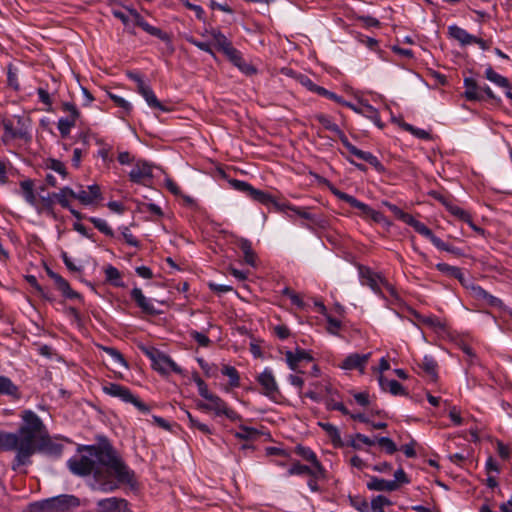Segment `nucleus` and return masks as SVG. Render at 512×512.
Instances as JSON below:
<instances>
[{
  "mask_svg": "<svg viewBox=\"0 0 512 512\" xmlns=\"http://www.w3.org/2000/svg\"><path fill=\"white\" fill-rule=\"evenodd\" d=\"M84 452L67 461L69 470L78 476L92 474L90 487L102 493H111L121 485L134 488L137 484L135 472L124 462L110 444L84 445Z\"/></svg>",
  "mask_w": 512,
  "mask_h": 512,
  "instance_id": "1",
  "label": "nucleus"
},
{
  "mask_svg": "<svg viewBox=\"0 0 512 512\" xmlns=\"http://www.w3.org/2000/svg\"><path fill=\"white\" fill-rule=\"evenodd\" d=\"M21 419L25 421L23 431L25 435L18 457L21 466L30 464V458L36 452H43L54 457H59L62 454L63 445L51 439L45 424L34 411L24 410Z\"/></svg>",
  "mask_w": 512,
  "mask_h": 512,
  "instance_id": "2",
  "label": "nucleus"
},
{
  "mask_svg": "<svg viewBox=\"0 0 512 512\" xmlns=\"http://www.w3.org/2000/svg\"><path fill=\"white\" fill-rule=\"evenodd\" d=\"M80 505L79 499L74 495L62 494L41 501L32 502L28 506L29 512H67Z\"/></svg>",
  "mask_w": 512,
  "mask_h": 512,
  "instance_id": "3",
  "label": "nucleus"
},
{
  "mask_svg": "<svg viewBox=\"0 0 512 512\" xmlns=\"http://www.w3.org/2000/svg\"><path fill=\"white\" fill-rule=\"evenodd\" d=\"M358 274L361 285L369 287L376 295L384 298L382 288H385L391 296L397 297L395 288L382 274L363 265L358 266Z\"/></svg>",
  "mask_w": 512,
  "mask_h": 512,
  "instance_id": "4",
  "label": "nucleus"
},
{
  "mask_svg": "<svg viewBox=\"0 0 512 512\" xmlns=\"http://www.w3.org/2000/svg\"><path fill=\"white\" fill-rule=\"evenodd\" d=\"M102 391L114 398H118L124 403L134 405L140 412L147 414L150 412V407L136 397L129 388L118 383L107 382L102 386Z\"/></svg>",
  "mask_w": 512,
  "mask_h": 512,
  "instance_id": "5",
  "label": "nucleus"
},
{
  "mask_svg": "<svg viewBox=\"0 0 512 512\" xmlns=\"http://www.w3.org/2000/svg\"><path fill=\"white\" fill-rule=\"evenodd\" d=\"M206 401L207 402H197V408L204 412H213L216 417L225 416L227 419L234 422L242 420V416L230 408L218 395L213 393L206 399Z\"/></svg>",
  "mask_w": 512,
  "mask_h": 512,
  "instance_id": "6",
  "label": "nucleus"
},
{
  "mask_svg": "<svg viewBox=\"0 0 512 512\" xmlns=\"http://www.w3.org/2000/svg\"><path fill=\"white\" fill-rule=\"evenodd\" d=\"M25 421L22 420V423L15 433L0 431V450L3 451H15V457L12 463V469L17 470L21 467V463L18 460V457L21 453V445L23 442V437L25 435L24 431Z\"/></svg>",
  "mask_w": 512,
  "mask_h": 512,
  "instance_id": "7",
  "label": "nucleus"
},
{
  "mask_svg": "<svg viewBox=\"0 0 512 512\" xmlns=\"http://www.w3.org/2000/svg\"><path fill=\"white\" fill-rule=\"evenodd\" d=\"M62 110L69 113V115L59 118L57 128L61 137L66 138L69 136L71 129L76 125V121L80 117V112L76 105L71 102L63 103Z\"/></svg>",
  "mask_w": 512,
  "mask_h": 512,
  "instance_id": "8",
  "label": "nucleus"
},
{
  "mask_svg": "<svg viewBox=\"0 0 512 512\" xmlns=\"http://www.w3.org/2000/svg\"><path fill=\"white\" fill-rule=\"evenodd\" d=\"M371 355V352L364 354L350 353L338 364V367L344 371L356 370L360 375H364Z\"/></svg>",
  "mask_w": 512,
  "mask_h": 512,
  "instance_id": "9",
  "label": "nucleus"
},
{
  "mask_svg": "<svg viewBox=\"0 0 512 512\" xmlns=\"http://www.w3.org/2000/svg\"><path fill=\"white\" fill-rule=\"evenodd\" d=\"M256 379L262 388V394L269 399L276 401L280 395V391L273 374V370L269 367L264 368V370L257 376Z\"/></svg>",
  "mask_w": 512,
  "mask_h": 512,
  "instance_id": "10",
  "label": "nucleus"
},
{
  "mask_svg": "<svg viewBox=\"0 0 512 512\" xmlns=\"http://www.w3.org/2000/svg\"><path fill=\"white\" fill-rule=\"evenodd\" d=\"M150 358L153 368L161 374H168L170 372L182 373L180 366L170 356L162 352L150 354Z\"/></svg>",
  "mask_w": 512,
  "mask_h": 512,
  "instance_id": "11",
  "label": "nucleus"
},
{
  "mask_svg": "<svg viewBox=\"0 0 512 512\" xmlns=\"http://www.w3.org/2000/svg\"><path fill=\"white\" fill-rule=\"evenodd\" d=\"M101 198V189L97 184L88 185L86 188L80 186L78 191L73 190V199L78 200L84 206H92Z\"/></svg>",
  "mask_w": 512,
  "mask_h": 512,
  "instance_id": "12",
  "label": "nucleus"
},
{
  "mask_svg": "<svg viewBox=\"0 0 512 512\" xmlns=\"http://www.w3.org/2000/svg\"><path fill=\"white\" fill-rule=\"evenodd\" d=\"M2 126L4 129V139L6 140L18 138L23 139L26 138L28 134L27 128L25 127L21 117H16L15 119H4L2 121Z\"/></svg>",
  "mask_w": 512,
  "mask_h": 512,
  "instance_id": "13",
  "label": "nucleus"
},
{
  "mask_svg": "<svg viewBox=\"0 0 512 512\" xmlns=\"http://www.w3.org/2000/svg\"><path fill=\"white\" fill-rule=\"evenodd\" d=\"M129 179L136 184L148 185L153 179L152 166L146 161H137L129 172Z\"/></svg>",
  "mask_w": 512,
  "mask_h": 512,
  "instance_id": "14",
  "label": "nucleus"
},
{
  "mask_svg": "<svg viewBox=\"0 0 512 512\" xmlns=\"http://www.w3.org/2000/svg\"><path fill=\"white\" fill-rule=\"evenodd\" d=\"M312 356L304 349L297 348L295 351L285 352V362L287 366L294 372L303 373V363L312 361Z\"/></svg>",
  "mask_w": 512,
  "mask_h": 512,
  "instance_id": "15",
  "label": "nucleus"
},
{
  "mask_svg": "<svg viewBox=\"0 0 512 512\" xmlns=\"http://www.w3.org/2000/svg\"><path fill=\"white\" fill-rule=\"evenodd\" d=\"M96 512H132L126 499L108 497L96 503Z\"/></svg>",
  "mask_w": 512,
  "mask_h": 512,
  "instance_id": "16",
  "label": "nucleus"
},
{
  "mask_svg": "<svg viewBox=\"0 0 512 512\" xmlns=\"http://www.w3.org/2000/svg\"><path fill=\"white\" fill-rule=\"evenodd\" d=\"M293 475H309L315 476L316 478H326L327 471L322 464H317L316 467H313L296 462L287 470V476Z\"/></svg>",
  "mask_w": 512,
  "mask_h": 512,
  "instance_id": "17",
  "label": "nucleus"
},
{
  "mask_svg": "<svg viewBox=\"0 0 512 512\" xmlns=\"http://www.w3.org/2000/svg\"><path fill=\"white\" fill-rule=\"evenodd\" d=\"M331 192L338 199H340L342 201H345L350 206L358 209L360 211V216L361 217H363L365 219H368V217L370 216V213L373 210V208H371L369 205H367L364 202L359 201L357 198H355L354 196H352L350 194H347L345 192L340 191L339 189H337L335 187L331 188Z\"/></svg>",
  "mask_w": 512,
  "mask_h": 512,
  "instance_id": "18",
  "label": "nucleus"
},
{
  "mask_svg": "<svg viewBox=\"0 0 512 512\" xmlns=\"http://www.w3.org/2000/svg\"><path fill=\"white\" fill-rule=\"evenodd\" d=\"M344 147L355 157L369 163L377 172H384L385 168L383 164L379 161V159L373 155L371 152L363 151L356 146H354L349 140L344 145Z\"/></svg>",
  "mask_w": 512,
  "mask_h": 512,
  "instance_id": "19",
  "label": "nucleus"
},
{
  "mask_svg": "<svg viewBox=\"0 0 512 512\" xmlns=\"http://www.w3.org/2000/svg\"><path fill=\"white\" fill-rule=\"evenodd\" d=\"M48 275L54 280L58 290L64 298L78 301L82 300V296L77 291L73 290L68 281L61 275L53 271H49Z\"/></svg>",
  "mask_w": 512,
  "mask_h": 512,
  "instance_id": "20",
  "label": "nucleus"
},
{
  "mask_svg": "<svg viewBox=\"0 0 512 512\" xmlns=\"http://www.w3.org/2000/svg\"><path fill=\"white\" fill-rule=\"evenodd\" d=\"M250 198L265 206L272 205L277 212H285L286 202H278L271 194L259 189H253Z\"/></svg>",
  "mask_w": 512,
  "mask_h": 512,
  "instance_id": "21",
  "label": "nucleus"
},
{
  "mask_svg": "<svg viewBox=\"0 0 512 512\" xmlns=\"http://www.w3.org/2000/svg\"><path fill=\"white\" fill-rule=\"evenodd\" d=\"M131 298L136 302L137 306L145 313L155 315L158 313L152 299L147 298L142 290L138 287H134L131 290Z\"/></svg>",
  "mask_w": 512,
  "mask_h": 512,
  "instance_id": "22",
  "label": "nucleus"
},
{
  "mask_svg": "<svg viewBox=\"0 0 512 512\" xmlns=\"http://www.w3.org/2000/svg\"><path fill=\"white\" fill-rule=\"evenodd\" d=\"M226 56L230 62L233 63V65L236 66L242 73L246 75H253L256 73V68L246 62L242 53L236 48L230 50Z\"/></svg>",
  "mask_w": 512,
  "mask_h": 512,
  "instance_id": "23",
  "label": "nucleus"
},
{
  "mask_svg": "<svg viewBox=\"0 0 512 512\" xmlns=\"http://www.w3.org/2000/svg\"><path fill=\"white\" fill-rule=\"evenodd\" d=\"M416 232L423 237L429 239L431 243L439 250L446 252H454V248L448 243L441 240L439 237L434 235L431 229H429L424 223L421 222L416 229Z\"/></svg>",
  "mask_w": 512,
  "mask_h": 512,
  "instance_id": "24",
  "label": "nucleus"
},
{
  "mask_svg": "<svg viewBox=\"0 0 512 512\" xmlns=\"http://www.w3.org/2000/svg\"><path fill=\"white\" fill-rule=\"evenodd\" d=\"M471 295L479 301H484L491 307H502L503 302L501 299L491 295L485 289H483L479 285H471L470 286Z\"/></svg>",
  "mask_w": 512,
  "mask_h": 512,
  "instance_id": "25",
  "label": "nucleus"
},
{
  "mask_svg": "<svg viewBox=\"0 0 512 512\" xmlns=\"http://www.w3.org/2000/svg\"><path fill=\"white\" fill-rule=\"evenodd\" d=\"M128 11L133 16L135 24L142 28L145 32L161 40L166 38V34L161 29L150 25L135 9L129 8Z\"/></svg>",
  "mask_w": 512,
  "mask_h": 512,
  "instance_id": "26",
  "label": "nucleus"
},
{
  "mask_svg": "<svg viewBox=\"0 0 512 512\" xmlns=\"http://www.w3.org/2000/svg\"><path fill=\"white\" fill-rule=\"evenodd\" d=\"M378 383L382 390L388 391L393 396H407L405 388L394 379H386L383 375L378 376Z\"/></svg>",
  "mask_w": 512,
  "mask_h": 512,
  "instance_id": "27",
  "label": "nucleus"
},
{
  "mask_svg": "<svg viewBox=\"0 0 512 512\" xmlns=\"http://www.w3.org/2000/svg\"><path fill=\"white\" fill-rule=\"evenodd\" d=\"M316 120L326 129L333 132L340 139L343 146L348 142L347 136L340 129V127L331 119V117L325 114L316 115Z\"/></svg>",
  "mask_w": 512,
  "mask_h": 512,
  "instance_id": "28",
  "label": "nucleus"
},
{
  "mask_svg": "<svg viewBox=\"0 0 512 512\" xmlns=\"http://www.w3.org/2000/svg\"><path fill=\"white\" fill-rule=\"evenodd\" d=\"M383 205L386 206L397 219L401 220L405 224L411 226L415 231L418 228V225L421 224L420 221L416 220L411 214L404 212L397 205L392 204L390 202L384 201Z\"/></svg>",
  "mask_w": 512,
  "mask_h": 512,
  "instance_id": "29",
  "label": "nucleus"
},
{
  "mask_svg": "<svg viewBox=\"0 0 512 512\" xmlns=\"http://www.w3.org/2000/svg\"><path fill=\"white\" fill-rule=\"evenodd\" d=\"M0 395L8 396L12 400H19L21 392L19 387L7 376H0Z\"/></svg>",
  "mask_w": 512,
  "mask_h": 512,
  "instance_id": "30",
  "label": "nucleus"
},
{
  "mask_svg": "<svg viewBox=\"0 0 512 512\" xmlns=\"http://www.w3.org/2000/svg\"><path fill=\"white\" fill-rule=\"evenodd\" d=\"M369 480L366 483V487L370 491L377 492H393L395 491V485L391 480L379 478L377 476H368Z\"/></svg>",
  "mask_w": 512,
  "mask_h": 512,
  "instance_id": "31",
  "label": "nucleus"
},
{
  "mask_svg": "<svg viewBox=\"0 0 512 512\" xmlns=\"http://www.w3.org/2000/svg\"><path fill=\"white\" fill-rule=\"evenodd\" d=\"M20 188L22 191V196L24 200L33 208L36 209L38 214H42V209L39 208V204L36 199V195L34 192V185L31 180H24L20 183Z\"/></svg>",
  "mask_w": 512,
  "mask_h": 512,
  "instance_id": "32",
  "label": "nucleus"
},
{
  "mask_svg": "<svg viewBox=\"0 0 512 512\" xmlns=\"http://www.w3.org/2000/svg\"><path fill=\"white\" fill-rule=\"evenodd\" d=\"M138 93L145 99L150 108L162 112L167 111V108L158 100L150 85L147 84L145 87H140V91H138Z\"/></svg>",
  "mask_w": 512,
  "mask_h": 512,
  "instance_id": "33",
  "label": "nucleus"
},
{
  "mask_svg": "<svg viewBox=\"0 0 512 512\" xmlns=\"http://www.w3.org/2000/svg\"><path fill=\"white\" fill-rule=\"evenodd\" d=\"M464 95L469 101H478L482 99L481 85L474 78L468 77L464 79Z\"/></svg>",
  "mask_w": 512,
  "mask_h": 512,
  "instance_id": "34",
  "label": "nucleus"
},
{
  "mask_svg": "<svg viewBox=\"0 0 512 512\" xmlns=\"http://www.w3.org/2000/svg\"><path fill=\"white\" fill-rule=\"evenodd\" d=\"M360 115L372 121L377 127L383 128L384 124L381 121L379 111L368 103L367 100L361 99Z\"/></svg>",
  "mask_w": 512,
  "mask_h": 512,
  "instance_id": "35",
  "label": "nucleus"
},
{
  "mask_svg": "<svg viewBox=\"0 0 512 512\" xmlns=\"http://www.w3.org/2000/svg\"><path fill=\"white\" fill-rule=\"evenodd\" d=\"M448 34L451 38L457 40L461 45L473 44V35L457 25H450L448 27Z\"/></svg>",
  "mask_w": 512,
  "mask_h": 512,
  "instance_id": "36",
  "label": "nucleus"
},
{
  "mask_svg": "<svg viewBox=\"0 0 512 512\" xmlns=\"http://www.w3.org/2000/svg\"><path fill=\"white\" fill-rule=\"evenodd\" d=\"M411 315L421 324H424L433 329H443L444 325L441 320L435 315L424 316L414 309H409Z\"/></svg>",
  "mask_w": 512,
  "mask_h": 512,
  "instance_id": "37",
  "label": "nucleus"
},
{
  "mask_svg": "<svg viewBox=\"0 0 512 512\" xmlns=\"http://www.w3.org/2000/svg\"><path fill=\"white\" fill-rule=\"evenodd\" d=\"M108 97L114 102L115 106L120 109V118L124 119L126 116L130 115L133 110V106L129 101L112 92H108Z\"/></svg>",
  "mask_w": 512,
  "mask_h": 512,
  "instance_id": "38",
  "label": "nucleus"
},
{
  "mask_svg": "<svg viewBox=\"0 0 512 512\" xmlns=\"http://www.w3.org/2000/svg\"><path fill=\"white\" fill-rule=\"evenodd\" d=\"M485 78L495 84L498 87L505 89L506 91L510 90V84L506 77L497 73L491 66H488L485 69Z\"/></svg>",
  "mask_w": 512,
  "mask_h": 512,
  "instance_id": "39",
  "label": "nucleus"
},
{
  "mask_svg": "<svg viewBox=\"0 0 512 512\" xmlns=\"http://www.w3.org/2000/svg\"><path fill=\"white\" fill-rule=\"evenodd\" d=\"M105 279L111 285L115 287H124V282L122 280V275L120 271L111 264H108L104 267Z\"/></svg>",
  "mask_w": 512,
  "mask_h": 512,
  "instance_id": "40",
  "label": "nucleus"
},
{
  "mask_svg": "<svg viewBox=\"0 0 512 512\" xmlns=\"http://www.w3.org/2000/svg\"><path fill=\"white\" fill-rule=\"evenodd\" d=\"M238 247L243 252L245 262L254 267L256 264V254L252 249L251 242L246 238H241L238 241Z\"/></svg>",
  "mask_w": 512,
  "mask_h": 512,
  "instance_id": "41",
  "label": "nucleus"
},
{
  "mask_svg": "<svg viewBox=\"0 0 512 512\" xmlns=\"http://www.w3.org/2000/svg\"><path fill=\"white\" fill-rule=\"evenodd\" d=\"M437 199L446 207V209L455 217L459 218L462 221H468L470 214L462 209L461 207L453 204L451 201L447 200L445 197L440 196Z\"/></svg>",
  "mask_w": 512,
  "mask_h": 512,
  "instance_id": "42",
  "label": "nucleus"
},
{
  "mask_svg": "<svg viewBox=\"0 0 512 512\" xmlns=\"http://www.w3.org/2000/svg\"><path fill=\"white\" fill-rule=\"evenodd\" d=\"M436 269L440 272H442L443 274H446L450 277H453L455 279H458L462 284L465 283V277H464V274L462 272V270L459 268V267H456V266H451L447 263H437L436 264Z\"/></svg>",
  "mask_w": 512,
  "mask_h": 512,
  "instance_id": "43",
  "label": "nucleus"
},
{
  "mask_svg": "<svg viewBox=\"0 0 512 512\" xmlns=\"http://www.w3.org/2000/svg\"><path fill=\"white\" fill-rule=\"evenodd\" d=\"M393 505V502L384 495H376L372 497L369 506V512H385L387 507Z\"/></svg>",
  "mask_w": 512,
  "mask_h": 512,
  "instance_id": "44",
  "label": "nucleus"
},
{
  "mask_svg": "<svg viewBox=\"0 0 512 512\" xmlns=\"http://www.w3.org/2000/svg\"><path fill=\"white\" fill-rule=\"evenodd\" d=\"M53 197L61 207L68 209L71 206L69 199L73 198V189L69 186H64L58 192L53 193Z\"/></svg>",
  "mask_w": 512,
  "mask_h": 512,
  "instance_id": "45",
  "label": "nucleus"
},
{
  "mask_svg": "<svg viewBox=\"0 0 512 512\" xmlns=\"http://www.w3.org/2000/svg\"><path fill=\"white\" fill-rule=\"evenodd\" d=\"M421 368L423 371L432 379L436 380L438 377L437 369L438 364L433 356L431 355H425L423 357Z\"/></svg>",
  "mask_w": 512,
  "mask_h": 512,
  "instance_id": "46",
  "label": "nucleus"
},
{
  "mask_svg": "<svg viewBox=\"0 0 512 512\" xmlns=\"http://www.w3.org/2000/svg\"><path fill=\"white\" fill-rule=\"evenodd\" d=\"M221 373L229 378V384L232 388H238L240 386V376L235 367L224 365L221 369Z\"/></svg>",
  "mask_w": 512,
  "mask_h": 512,
  "instance_id": "47",
  "label": "nucleus"
},
{
  "mask_svg": "<svg viewBox=\"0 0 512 512\" xmlns=\"http://www.w3.org/2000/svg\"><path fill=\"white\" fill-rule=\"evenodd\" d=\"M349 504L358 512H369L370 503L361 495H350L348 497Z\"/></svg>",
  "mask_w": 512,
  "mask_h": 512,
  "instance_id": "48",
  "label": "nucleus"
},
{
  "mask_svg": "<svg viewBox=\"0 0 512 512\" xmlns=\"http://www.w3.org/2000/svg\"><path fill=\"white\" fill-rule=\"evenodd\" d=\"M259 434V431L254 427L239 425V431L235 432L234 436L241 440H251L255 439Z\"/></svg>",
  "mask_w": 512,
  "mask_h": 512,
  "instance_id": "49",
  "label": "nucleus"
},
{
  "mask_svg": "<svg viewBox=\"0 0 512 512\" xmlns=\"http://www.w3.org/2000/svg\"><path fill=\"white\" fill-rule=\"evenodd\" d=\"M99 348L102 351H104L107 355H109L115 363H117L120 366H123L125 368H128L127 361L124 359L123 355L116 348L103 346V345H99Z\"/></svg>",
  "mask_w": 512,
  "mask_h": 512,
  "instance_id": "50",
  "label": "nucleus"
},
{
  "mask_svg": "<svg viewBox=\"0 0 512 512\" xmlns=\"http://www.w3.org/2000/svg\"><path fill=\"white\" fill-rule=\"evenodd\" d=\"M87 219L94 225L96 229H98L104 235L109 237L114 236V232L106 220L93 216L88 217Z\"/></svg>",
  "mask_w": 512,
  "mask_h": 512,
  "instance_id": "51",
  "label": "nucleus"
},
{
  "mask_svg": "<svg viewBox=\"0 0 512 512\" xmlns=\"http://www.w3.org/2000/svg\"><path fill=\"white\" fill-rule=\"evenodd\" d=\"M296 452L299 456H301L304 460L311 463V466L316 467L317 464H321L315 454L309 447L305 446H297Z\"/></svg>",
  "mask_w": 512,
  "mask_h": 512,
  "instance_id": "52",
  "label": "nucleus"
},
{
  "mask_svg": "<svg viewBox=\"0 0 512 512\" xmlns=\"http://www.w3.org/2000/svg\"><path fill=\"white\" fill-rule=\"evenodd\" d=\"M54 201L55 199L53 197V193L46 196H41V205H39V208L42 209V213H46L48 216L56 218L54 211Z\"/></svg>",
  "mask_w": 512,
  "mask_h": 512,
  "instance_id": "53",
  "label": "nucleus"
},
{
  "mask_svg": "<svg viewBox=\"0 0 512 512\" xmlns=\"http://www.w3.org/2000/svg\"><path fill=\"white\" fill-rule=\"evenodd\" d=\"M213 37L217 46L225 55L228 54L230 50L234 49L231 42L220 31L214 32Z\"/></svg>",
  "mask_w": 512,
  "mask_h": 512,
  "instance_id": "54",
  "label": "nucleus"
},
{
  "mask_svg": "<svg viewBox=\"0 0 512 512\" xmlns=\"http://www.w3.org/2000/svg\"><path fill=\"white\" fill-rule=\"evenodd\" d=\"M295 79L308 91L318 94L321 86L315 84L307 75L299 73L295 75Z\"/></svg>",
  "mask_w": 512,
  "mask_h": 512,
  "instance_id": "55",
  "label": "nucleus"
},
{
  "mask_svg": "<svg viewBox=\"0 0 512 512\" xmlns=\"http://www.w3.org/2000/svg\"><path fill=\"white\" fill-rule=\"evenodd\" d=\"M46 167L58 173L62 177V179L67 178L68 173L65 164L62 161L57 159H48L46 162Z\"/></svg>",
  "mask_w": 512,
  "mask_h": 512,
  "instance_id": "56",
  "label": "nucleus"
},
{
  "mask_svg": "<svg viewBox=\"0 0 512 512\" xmlns=\"http://www.w3.org/2000/svg\"><path fill=\"white\" fill-rule=\"evenodd\" d=\"M193 381H194V383L197 386V390H198L199 395L203 399L206 400L209 396H211L213 394L209 390L208 385L206 384V382L198 374L193 375Z\"/></svg>",
  "mask_w": 512,
  "mask_h": 512,
  "instance_id": "57",
  "label": "nucleus"
},
{
  "mask_svg": "<svg viewBox=\"0 0 512 512\" xmlns=\"http://www.w3.org/2000/svg\"><path fill=\"white\" fill-rule=\"evenodd\" d=\"M374 444H375L374 440L370 439L368 436L361 434V433L355 434V436L353 437V439L351 440V443H350V445L354 449H361V445L372 446Z\"/></svg>",
  "mask_w": 512,
  "mask_h": 512,
  "instance_id": "58",
  "label": "nucleus"
},
{
  "mask_svg": "<svg viewBox=\"0 0 512 512\" xmlns=\"http://www.w3.org/2000/svg\"><path fill=\"white\" fill-rule=\"evenodd\" d=\"M229 184L231 185V187L239 192H243L245 194H247V196L250 197L254 187L252 185H250L248 182L246 181H243V180H237V179H233V180H230L229 181Z\"/></svg>",
  "mask_w": 512,
  "mask_h": 512,
  "instance_id": "59",
  "label": "nucleus"
},
{
  "mask_svg": "<svg viewBox=\"0 0 512 512\" xmlns=\"http://www.w3.org/2000/svg\"><path fill=\"white\" fill-rule=\"evenodd\" d=\"M321 427L328 433L331 437L334 445H339L341 443V435L336 426L331 423H322Z\"/></svg>",
  "mask_w": 512,
  "mask_h": 512,
  "instance_id": "60",
  "label": "nucleus"
},
{
  "mask_svg": "<svg viewBox=\"0 0 512 512\" xmlns=\"http://www.w3.org/2000/svg\"><path fill=\"white\" fill-rule=\"evenodd\" d=\"M395 485V491L398 490L402 485L408 484L410 482L407 474L402 468L397 469L394 472V479L391 480Z\"/></svg>",
  "mask_w": 512,
  "mask_h": 512,
  "instance_id": "61",
  "label": "nucleus"
},
{
  "mask_svg": "<svg viewBox=\"0 0 512 512\" xmlns=\"http://www.w3.org/2000/svg\"><path fill=\"white\" fill-rule=\"evenodd\" d=\"M119 229L123 239L128 245L136 248L140 246L139 240L132 234L127 226H121Z\"/></svg>",
  "mask_w": 512,
  "mask_h": 512,
  "instance_id": "62",
  "label": "nucleus"
},
{
  "mask_svg": "<svg viewBox=\"0 0 512 512\" xmlns=\"http://www.w3.org/2000/svg\"><path fill=\"white\" fill-rule=\"evenodd\" d=\"M326 318V321H327V331L330 333V334H333V335H338L341 327H342V323L339 319L337 318H334L332 317L331 315L327 314L325 316Z\"/></svg>",
  "mask_w": 512,
  "mask_h": 512,
  "instance_id": "63",
  "label": "nucleus"
},
{
  "mask_svg": "<svg viewBox=\"0 0 512 512\" xmlns=\"http://www.w3.org/2000/svg\"><path fill=\"white\" fill-rule=\"evenodd\" d=\"M377 443L385 449L388 454H393L397 451V446L392 439L389 437H380L377 439Z\"/></svg>",
  "mask_w": 512,
  "mask_h": 512,
  "instance_id": "64",
  "label": "nucleus"
}]
</instances>
